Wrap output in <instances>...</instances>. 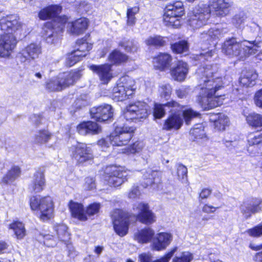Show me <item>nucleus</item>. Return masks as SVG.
Listing matches in <instances>:
<instances>
[{
	"label": "nucleus",
	"mask_w": 262,
	"mask_h": 262,
	"mask_svg": "<svg viewBox=\"0 0 262 262\" xmlns=\"http://www.w3.org/2000/svg\"><path fill=\"white\" fill-rule=\"evenodd\" d=\"M216 64H207L197 71L200 92L197 101L204 110L215 108L223 103L218 91L223 87V77Z\"/></svg>",
	"instance_id": "nucleus-1"
},
{
	"label": "nucleus",
	"mask_w": 262,
	"mask_h": 262,
	"mask_svg": "<svg viewBox=\"0 0 262 262\" xmlns=\"http://www.w3.org/2000/svg\"><path fill=\"white\" fill-rule=\"evenodd\" d=\"M62 7L59 5H51L42 9L38 13V17L41 20L51 19V21L45 24L43 27L42 36L48 43L55 44L59 39L58 34L62 32L68 18L66 15L59 16Z\"/></svg>",
	"instance_id": "nucleus-2"
},
{
	"label": "nucleus",
	"mask_w": 262,
	"mask_h": 262,
	"mask_svg": "<svg viewBox=\"0 0 262 262\" xmlns=\"http://www.w3.org/2000/svg\"><path fill=\"white\" fill-rule=\"evenodd\" d=\"M232 3L229 0H210L209 5H199L188 16V25L193 29L207 24L212 11L216 15L224 16L228 14Z\"/></svg>",
	"instance_id": "nucleus-3"
},
{
	"label": "nucleus",
	"mask_w": 262,
	"mask_h": 262,
	"mask_svg": "<svg viewBox=\"0 0 262 262\" xmlns=\"http://www.w3.org/2000/svg\"><path fill=\"white\" fill-rule=\"evenodd\" d=\"M17 15H10L3 17L0 19V57H9L16 45L14 33L21 28Z\"/></svg>",
	"instance_id": "nucleus-4"
},
{
	"label": "nucleus",
	"mask_w": 262,
	"mask_h": 262,
	"mask_svg": "<svg viewBox=\"0 0 262 262\" xmlns=\"http://www.w3.org/2000/svg\"><path fill=\"white\" fill-rule=\"evenodd\" d=\"M133 129L127 126H117L115 130L105 139L98 141V145L102 147L123 146L127 144L133 137Z\"/></svg>",
	"instance_id": "nucleus-5"
},
{
	"label": "nucleus",
	"mask_w": 262,
	"mask_h": 262,
	"mask_svg": "<svg viewBox=\"0 0 262 262\" xmlns=\"http://www.w3.org/2000/svg\"><path fill=\"white\" fill-rule=\"evenodd\" d=\"M55 235L41 234L44 239L43 243L47 247H54L56 245L57 241L63 242L67 245L69 249V255L71 257H74V249L73 246L68 244L70 239V234L68 231V227L63 224H57L54 227Z\"/></svg>",
	"instance_id": "nucleus-6"
},
{
	"label": "nucleus",
	"mask_w": 262,
	"mask_h": 262,
	"mask_svg": "<svg viewBox=\"0 0 262 262\" xmlns=\"http://www.w3.org/2000/svg\"><path fill=\"white\" fill-rule=\"evenodd\" d=\"M80 77L79 71H70L59 74L46 82V87L51 92L60 91L73 85Z\"/></svg>",
	"instance_id": "nucleus-7"
},
{
	"label": "nucleus",
	"mask_w": 262,
	"mask_h": 262,
	"mask_svg": "<svg viewBox=\"0 0 262 262\" xmlns=\"http://www.w3.org/2000/svg\"><path fill=\"white\" fill-rule=\"evenodd\" d=\"M30 205L32 210L40 211V219L43 221L53 216L54 203L52 198L49 196H33L30 200Z\"/></svg>",
	"instance_id": "nucleus-8"
},
{
	"label": "nucleus",
	"mask_w": 262,
	"mask_h": 262,
	"mask_svg": "<svg viewBox=\"0 0 262 262\" xmlns=\"http://www.w3.org/2000/svg\"><path fill=\"white\" fill-rule=\"evenodd\" d=\"M69 152L78 164H83L92 161L94 158L91 148L83 143L77 142L72 145L69 148Z\"/></svg>",
	"instance_id": "nucleus-9"
},
{
	"label": "nucleus",
	"mask_w": 262,
	"mask_h": 262,
	"mask_svg": "<svg viewBox=\"0 0 262 262\" xmlns=\"http://www.w3.org/2000/svg\"><path fill=\"white\" fill-rule=\"evenodd\" d=\"M127 173L116 166L106 168L103 175L104 183L111 187H117L127 180Z\"/></svg>",
	"instance_id": "nucleus-10"
},
{
	"label": "nucleus",
	"mask_w": 262,
	"mask_h": 262,
	"mask_svg": "<svg viewBox=\"0 0 262 262\" xmlns=\"http://www.w3.org/2000/svg\"><path fill=\"white\" fill-rule=\"evenodd\" d=\"M148 106L145 103L137 101L127 106L124 112L123 116L126 120L141 121L147 115Z\"/></svg>",
	"instance_id": "nucleus-11"
},
{
	"label": "nucleus",
	"mask_w": 262,
	"mask_h": 262,
	"mask_svg": "<svg viewBox=\"0 0 262 262\" xmlns=\"http://www.w3.org/2000/svg\"><path fill=\"white\" fill-rule=\"evenodd\" d=\"M114 229L120 236H125L128 232L129 216L128 213L120 209L114 211L112 214Z\"/></svg>",
	"instance_id": "nucleus-12"
},
{
	"label": "nucleus",
	"mask_w": 262,
	"mask_h": 262,
	"mask_svg": "<svg viewBox=\"0 0 262 262\" xmlns=\"http://www.w3.org/2000/svg\"><path fill=\"white\" fill-rule=\"evenodd\" d=\"M133 210L136 213V220L143 224L150 225L156 221L155 214L149 209L147 203L140 202L134 204Z\"/></svg>",
	"instance_id": "nucleus-13"
},
{
	"label": "nucleus",
	"mask_w": 262,
	"mask_h": 262,
	"mask_svg": "<svg viewBox=\"0 0 262 262\" xmlns=\"http://www.w3.org/2000/svg\"><path fill=\"white\" fill-rule=\"evenodd\" d=\"M261 203L262 200L258 198H250L244 200L239 207L244 217L248 219L253 214L258 212L261 210L260 205Z\"/></svg>",
	"instance_id": "nucleus-14"
},
{
	"label": "nucleus",
	"mask_w": 262,
	"mask_h": 262,
	"mask_svg": "<svg viewBox=\"0 0 262 262\" xmlns=\"http://www.w3.org/2000/svg\"><path fill=\"white\" fill-rule=\"evenodd\" d=\"M112 65L105 63L100 65L92 64L90 69L96 74L102 84H107L113 78Z\"/></svg>",
	"instance_id": "nucleus-15"
},
{
	"label": "nucleus",
	"mask_w": 262,
	"mask_h": 262,
	"mask_svg": "<svg viewBox=\"0 0 262 262\" xmlns=\"http://www.w3.org/2000/svg\"><path fill=\"white\" fill-rule=\"evenodd\" d=\"M41 53V47L36 43H31L23 49L17 55L21 62L29 63L38 58Z\"/></svg>",
	"instance_id": "nucleus-16"
},
{
	"label": "nucleus",
	"mask_w": 262,
	"mask_h": 262,
	"mask_svg": "<svg viewBox=\"0 0 262 262\" xmlns=\"http://www.w3.org/2000/svg\"><path fill=\"white\" fill-rule=\"evenodd\" d=\"M92 118L99 122H103L113 117V111L111 105L104 104L92 107L90 111Z\"/></svg>",
	"instance_id": "nucleus-17"
},
{
	"label": "nucleus",
	"mask_w": 262,
	"mask_h": 262,
	"mask_svg": "<svg viewBox=\"0 0 262 262\" xmlns=\"http://www.w3.org/2000/svg\"><path fill=\"white\" fill-rule=\"evenodd\" d=\"M241 41H238L236 38L232 37L225 41L222 45V52L231 57H241Z\"/></svg>",
	"instance_id": "nucleus-18"
},
{
	"label": "nucleus",
	"mask_w": 262,
	"mask_h": 262,
	"mask_svg": "<svg viewBox=\"0 0 262 262\" xmlns=\"http://www.w3.org/2000/svg\"><path fill=\"white\" fill-rule=\"evenodd\" d=\"M261 45L262 41L259 39L251 41L246 39L241 41L242 59L256 54Z\"/></svg>",
	"instance_id": "nucleus-19"
},
{
	"label": "nucleus",
	"mask_w": 262,
	"mask_h": 262,
	"mask_svg": "<svg viewBox=\"0 0 262 262\" xmlns=\"http://www.w3.org/2000/svg\"><path fill=\"white\" fill-rule=\"evenodd\" d=\"M172 240V235L167 232H160L153 238L151 248L156 251H162L169 245Z\"/></svg>",
	"instance_id": "nucleus-20"
},
{
	"label": "nucleus",
	"mask_w": 262,
	"mask_h": 262,
	"mask_svg": "<svg viewBox=\"0 0 262 262\" xmlns=\"http://www.w3.org/2000/svg\"><path fill=\"white\" fill-rule=\"evenodd\" d=\"M226 33L225 29L214 27L209 30L207 33H201V38L203 41H208L209 43L212 42L215 45Z\"/></svg>",
	"instance_id": "nucleus-21"
},
{
	"label": "nucleus",
	"mask_w": 262,
	"mask_h": 262,
	"mask_svg": "<svg viewBox=\"0 0 262 262\" xmlns=\"http://www.w3.org/2000/svg\"><path fill=\"white\" fill-rule=\"evenodd\" d=\"M88 19L86 18H80L75 21L69 23L68 31L71 34L78 35L83 33L88 28Z\"/></svg>",
	"instance_id": "nucleus-22"
},
{
	"label": "nucleus",
	"mask_w": 262,
	"mask_h": 262,
	"mask_svg": "<svg viewBox=\"0 0 262 262\" xmlns=\"http://www.w3.org/2000/svg\"><path fill=\"white\" fill-rule=\"evenodd\" d=\"M188 72V67L186 62L179 61L176 67L170 70V74L174 80L182 81L185 80Z\"/></svg>",
	"instance_id": "nucleus-23"
},
{
	"label": "nucleus",
	"mask_w": 262,
	"mask_h": 262,
	"mask_svg": "<svg viewBox=\"0 0 262 262\" xmlns=\"http://www.w3.org/2000/svg\"><path fill=\"white\" fill-rule=\"evenodd\" d=\"M172 57L167 53H160L153 59L154 67L160 71L169 69L171 66Z\"/></svg>",
	"instance_id": "nucleus-24"
},
{
	"label": "nucleus",
	"mask_w": 262,
	"mask_h": 262,
	"mask_svg": "<svg viewBox=\"0 0 262 262\" xmlns=\"http://www.w3.org/2000/svg\"><path fill=\"white\" fill-rule=\"evenodd\" d=\"M77 129L82 135L98 134L101 130L98 124L93 121L83 122L77 126Z\"/></svg>",
	"instance_id": "nucleus-25"
},
{
	"label": "nucleus",
	"mask_w": 262,
	"mask_h": 262,
	"mask_svg": "<svg viewBox=\"0 0 262 262\" xmlns=\"http://www.w3.org/2000/svg\"><path fill=\"white\" fill-rule=\"evenodd\" d=\"M45 183L43 172L39 170L34 174L33 179L29 186V189L32 191L39 192L43 189Z\"/></svg>",
	"instance_id": "nucleus-26"
},
{
	"label": "nucleus",
	"mask_w": 262,
	"mask_h": 262,
	"mask_svg": "<svg viewBox=\"0 0 262 262\" xmlns=\"http://www.w3.org/2000/svg\"><path fill=\"white\" fill-rule=\"evenodd\" d=\"M155 231L149 227L138 230L134 235L135 239L139 243L146 244L154 238Z\"/></svg>",
	"instance_id": "nucleus-27"
},
{
	"label": "nucleus",
	"mask_w": 262,
	"mask_h": 262,
	"mask_svg": "<svg viewBox=\"0 0 262 262\" xmlns=\"http://www.w3.org/2000/svg\"><path fill=\"white\" fill-rule=\"evenodd\" d=\"M69 206L73 217L82 221L87 220L86 213L81 204L71 201Z\"/></svg>",
	"instance_id": "nucleus-28"
},
{
	"label": "nucleus",
	"mask_w": 262,
	"mask_h": 262,
	"mask_svg": "<svg viewBox=\"0 0 262 262\" xmlns=\"http://www.w3.org/2000/svg\"><path fill=\"white\" fill-rule=\"evenodd\" d=\"M164 14H166L167 16L175 15L182 17L184 14L183 4L180 1H177L167 5L165 8Z\"/></svg>",
	"instance_id": "nucleus-29"
},
{
	"label": "nucleus",
	"mask_w": 262,
	"mask_h": 262,
	"mask_svg": "<svg viewBox=\"0 0 262 262\" xmlns=\"http://www.w3.org/2000/svg\"><path fill=\"white\" fill-rule=\"evenodd\" d=\"M183 123V119L178 114L170 116L165 121L163 129L169 130L171 129H179Z\"/></svg>",
	"instance_id": "nucleus-30"
},
{
	"label": "nucleus",
	"mask_w": 262,
	"mask_h": 262,
	"mask_svg": "<svg viewBox=\"0 0 262 262\" xmlns=\"http://www.w3.org/2000/svg\"><path fill=\"white\" fill-rule=\"evenodd\" d=\"M130 95H132V93H129V91H126L124 88V84L121 83L120 81L117 83V85L113 88L112 91L113 99L117 101H122L128 98V97Z\"/></svg>",
	"instance_id": "nucleus-31"
},
{
	"label": "nucleus",
	"mask_w": 262,
	"mask_h": 262,
	"mask_svg": "<svg viewBox=\"0 0 262 262\" xmlns=\"http://www.w3.org/2000/svg\"><path fill=\"white\" fill-rule=\"evenodd\" d=\"M143 178L144 180L143 186L146 187L152 184L159 183V172L156 170H153L151 168L147 169L143 173Z\"/></svg>",
	"instance_id": "nucleus-32"
},
{
	"label": "nucleus",
	"mask_w": 262,
	"mask_h": 262,
	"mask_svg": "<svg viewBox=\"0 0 262 262\" xmlns=\"http://www.w3.org/2000/svg\"><path fill=\"white\" fill-rule=\"evenodd\" d=\"M190 136L191 140L198 142H201V140L205 141L207 140L204 127L201 124H196L191 129Z\"/></svg>",
	"instance_id": "nucleus-33"
},
{
	"label": "nucleus",
	"mask_w": 262,
	"mask_h": 262,
	"mask_svg": "<svg viewBox=\"0 0 262 262\" xmlns=\"http://www.w3.org/2000/svg\"><path fill=\"white\" fill-rule=\"evenodd\" d=\"M257 77V74L253 71H246L243 73L239 79V83L244 86H252L255 85Z\"/></svg>",
	"instance_id": "nucleus-34"
},
{
	"label": "nucleus",
	"mask_w": 262,
	"mask_h": 262,
	"mask_svg": "<svg viewBox=\"0 0 262 262\" xmlns=\"http://www.w3.org/2000/svg\"><path fill=\"white\" fill-rule=\"evenodd\" d=\"M178 106L179 104L175 101L169 102L165 104L156 103L154 110V116L155 118L160 119L165 115L166 107H175Z\"/></svg>",
	"instance_id": "nucleus-35"
},
{
	"label": "nucleus",
	"mask_w": 262,
	"mask_h": 262,
	"mask_svg": "<svg viewBox=\"0 0 262 262\" xmlns=\"http://www.w3.org/2000/svg\"><path fill=\"white\" fill-rule=\"evenodd\" d=\"M247 141L249 145L248 149L249 151L251 150L250 147L253 146L259 147L262 146V129L249 134Z\"/></svg>",
	"instance_id": "nucleus-36"
},
{
	"label": "nucleus",
	"mask_w": 262,
	"mask_h": 262,
	"mask_svg": "<svg viewBox=\"0 0 262 262\" xmlns=\"http://www.w3.org/2000/svg\"><path fill=\"white\" fill-rule=\"evenodd\" d=\"M128 56L118 50L112 52L108 56V60L112 64H120L127 61Z\"/></svg>",
	"instance_id": "nucleus-37"
},
{
	"label": "nucleus",
	"mask_w": 262,
	"mask_h": 262,
	"mask_svg": "<svg viewBox=\"0 0 262 262\" xmlns=\"http://www.w3.org/2000/svg\"><path fill=\"white\" fill-rule=\"evenodd\" d=\"M247 123L251 126L258 127H262V115L251 113L248 115H244Z\"/></svg>",
	"instance_id": "nucleus-38"
},
{
	"label": "nucleus",
	"mask_w": 262,
	"mask_h": 262,
	"mask_svg": "<svg viewBox=\"0 0 262 262\" xmlns=\"http://www.w3.org/2000/svg\"><path fill=\"white\" fill-rule=\"evenodd\" d=\"M181 17L175 16V15L167 16L166 14H164L163 23L167 27L178 28L181 26L180 19Z\"/></svg>",
	"instance_id": "nucleus-39"
},
{
	"label": "nucleus",
	"mask_w": 262,
	"mask_h": 262,
	"mask_svg": "<svg viewBox=\"0 0 262 262\" xmlns=\"http://www.w3.org/2000/svg\"><path fill=\"white\" fill-rule=\"evenodd\" d=\"M10 229H12L18 239H22L26 235V229L24 224L20 222H14L10 225Z\"/></svg>",
	"instance_id": "nucleus-40"
},
{
	"label": "nucleus",
	"mask_w": 262,
	"mask_h": 262,
	"mask_svg": "<svg viewBox=\"0 0 262 262\" xmlns=\"http://www.w3.org/2000/svg\"><path fill=\"white\" fill-rule=\"evenodd\" d=\"M119 46L122 47L126 52L135 53L137 52L139 46L137 41L134 40L123 39L119 42Z\"/></svg>",
	"instance_id": "nucleus-41"
},
{
	"label": "nucleus",
	"mask_w": 262,
	"mask_h": 262,
	"mask_svg": "<svg viewBox=\"0 0 262 262\" xmlns=\"http://www.w3.org/2000/svg\"><path fill=\"white\" fill-rule=\"evenodd\" d=\"M171 49L175 53L182 54L188 51L189 46L187 41L183 40L171 44Z\"/></svg>",
	"instance_id": "nucleus-42"
},
{
	"label": "nucleus",
	"mask_w": 262,
	"mask_h": 262,
	"mask_svg": "<svg viewBox=\"0 0 262 262\" xmlns=\"http://www.w3.org/2000/svg\"><path fill=\"white\" fill-rule=\"evenodd\" d=\"M20 172V168L18 166H13L3 178L2 182L5 184H8L13 182L19 176Z\"/></svg>",
	"instance_id": "nucleus-43"
},
{
	"label": "nucleus",
	"mask_w": 262,
	"mask_h": 262,
	"mask_svg": "<svg viewBox=\"0 0 262 262\" xmlns=\"http://www.w3.org/2000/svg\"><path fill=\"white\" fill-rule=\"evenodd\" d=\"M139 10V7L137 6L127 8L126 17L128 26H133L136 24V18L135 15L138 13Z\"/></svg>",
	"instance_id": "nucleus-44"
},
{
	"label": "nucleus",
	"mask_w": 262,
	"mask_h": 262,
	"mask_svg": "<svg viewBox=\"0 0 262 262\" xmlns=\"http://www.w3.org/2000/svg\"><path fill=\"white\" fill-rule=\"evenodd\" d=\"M147 46H153L155 47L164 46L165 44V40L161 36L154 35L148 37L145 41Z\"/></svg>",
	"instance_id": "nucleus-45"
},
{
	"label": "nucleus",
	"mask_w": 262,
	"mask_h": 262,
	"mask_svg": "<svg viewBox=\"0 0 262 262\" xmlns=\"http://www.w3.org/2000/svg\"><path fill=\"white\" fill-rule=\"evenodd\" d=\"M229 123L228 117L224 114H218L217 118L214 120L215 127L220 130H224L226 126L228 125Z\"/></svg>",
	"instance_id": "nucleus-46"
},
{
	"label": "nucleus",
	"mask_w": 262,
	"mask_h": 262,
	"mask_svg": "<svg viewBox=\"0 0 262 262\" xmlns=\"http://www.w3.org/2000/svg\"><path fill=\"white\" fill-rule=\"evenodd\" d=\"M76 43L78 48L74 51H79V54H81V58L85 56L88 51L92 48V45L89 44L83 39L77 40Z\"/></svg>",
	"instance_id": "nucleus-47"
},
{
	"label": "nucleus",
	"mask_w": 262,
	"mask_h": 262,
	"mask_svg": "<svg viewBox=\"0 0 262 262\" xmlns=\"http://www.w3.org/2000/svg\"><path fill=\"white\" fill-rule=\"evenodd\" d=\"M51 137V134L47 130H40L35 136V142L37 143H44L48 142Z\"/></svg>",
	"instance_id": "nucleus-48"
},
{
	"label": "nucleus",
	"mask_w": 262,
	"mask_h": 262,
	"mask_svg": "<svg viewBox=\"0 0 262 262\" xmlns=\"http://www.w3.org/2000/svg\"><path fill=\"white\" fill-rule=\"evenodd\" d=\"M81 54L79 51H73L67 55L66 64L68 67L74 66L81 59Z\"/></svg>",
	"instance_id": "nucleus-49"
},
{
	"label": "nucleus",
	"mask_w": 262,
	"mask_h": 262,
	"mask_svg": "<svg viewBox=\"0 0 262 262\" xmlns=\"http://www.w3.org/2000/svg\"><path fill=\"white\" fill-rule=\"evenodd\" d=\"M145 145L142 141H137L129 146L127 148L124 149L123 152L126 154H135L139 153L144 148Z\"/></svg>",
	"instance_id": "nucleus-50"
},
{
	"label": "nucleus",
	"mask_w": 262,
	"mask_h": 262,
	"mask_svg": "<svg viewBox=\"0 0 262 262\" xmlns=\"http://www.w3.org/2000/svg\"><path fill=\"white\" fill-rule=\"evenodd\" d=\"M120 82L124 84V88L129 93L133 94V91L136 89L135 81L128 76H124L120 79Z\"/></svg>",
	"instance_id": "nucleus-51"
},
{
	"label": "nucleus",
	"mask_w": 262,
	"mask_h": 262,
	"mask_svg": "<svg viewBox=\"0 0 262 262\" xmlns=\"http://www.w3.org/2000/svg\"><path fill=\"white\" fill-rule=\"evenodd\" d=\"M247 15L244 12H240L232 18V23L236 28H241L246 22Z\"/></svg>",
	"instance_id": "nucleus-52"
},
{
	"label": "nucleus",
	"mask_w": 262,
	"mask_h": 262,
	"mask_svg": "<svg viewBox=\"0 0 262 262\" xmlns=\"http://www.w3.org/2000/svg\"><path fill=\"white\" fill-rule=\"evenodd\" d=\"M200 114L193 111L191 108H188L185 110L183 112V117L184 118L185 122L186 124L189 125L191 120L198 117Z\"/></svg>",
	"instance_id": "nucleus-53"
},
{
	"label": "nucleus",
	"mask_w": 262,
	"mask_h": 262,
	"mask_svg": "<svg viewBox=\"0 0 262 262\" xmlns=\"http://www.w3.org/2000/svg\"><path fill=\"white\" fill-rule=\"evenodd\" d=\"M177 175L178 179L183 183L187 181V168L182 164L177 166Z\"/></svg>",
	"instance_id": "nucleus-54"
},
{
	"label": "nucleus",
	"mask_w": 262,
	"mask_h": 262,
	"mask_svg": "<svg viewBox=\"0 0 262 262\" xmlns=\"http://www.w3.org/2000/svg\"><path fill=\"white\" fill-rule=\"evenodd\" d=\"M193 259L192 254L189 252H184L180 255L176 256L172 262H190Z\"/></svg>",
	"instance_id": "nucleus-55"
},
{
	"label": "nucleus",
	"mask_w": 262,
	"mask_h": 262,
	"mask_svg": "<svg viewBox=\"0 0 262 262\" xmlns=\"http://www.w3.org/2000/svg\"><path fill=\"white\" fill-rule=\"evenodd\" d=\"M248 234L255 237H259L262 236V222L253 228L247 230Z\"/></svg>",
	"instance_id": "nucleus-56"
},
{
	"label": "nucleus",
	"mask_w": 262,
	"mask_h": 262,
	"mask_svg": "<svg viewBox=\"0 0 262 262\" xmlns=\"http://www.w3.org/2000/svg\"><path fill=\"white\" fill-rule=\"evenodd\" d=\"M75 106L77 108H80L89 104V98L86 95L81 96L76 99L75 102Z\"/></svg>",
	"instance_id": "nucleus-57"
},
{
	"label": "nucleus",
	"mask_w": 262,
	"mask_h": 262,
	"mask_svg": "<svg viewBox=\"0 0 262 262\" xmlns=\"http://www.w3.org/2000/svg\"><path fill=\"white\" fill-rule=\"evenodd\" d=\"M171 87L169 84H162L160 89V91L162 97L165 99H168L170 97L171 93Z\"/></svg>",
	"instance_id": "nucleus-58"
},
{
	"label": "nucleus",
	"mask_w": 262,
	"mask_h": 262,
	"mask_svg": "<svg viewBox=\"0 0 262 262\" xmlns=\"http://www.w3.org/2000/svg\"><path fill=\"white\" fill-rule=\"evenodd\" d=\"M141 191L139 189V187L138 186L134 185L130 188L128 194V197L131 199H135L139 198L141 195Z\"/></svg>",
	"instance_id": "nucleus-59"
},
{
	"label": "nucleus",
	"mask_w": 262,
	"mask_h": 262,
	"mask_svg": "<svg viewBox=\"0 0 262 262\" xmlns=\"http://www.w3.org/2000/svg\"><path fill=\"white\" fill-rule=\"evenodd\" d=\"M100 207V204L93 203L89 206L85 211L86 215H93L97 213Z\"/></svg>",
	"instance_id": "nucleus-60"
},
{
	"label": "nucleus",
	"mask_w": 262,
	"mask_h": 262,
	"mask_svg": "<svg viewBox=\"0 0 262 262\" xmlns=\"http://www.w3.org/2000/svg\"><path fill=\"white\" fill-rule=\"evenodd\" d=\"M176 251L177 248H174L167 253H166L163 257H161L160 259L154 260L153 261L151 260L150 262H169V260L173 255L174 253L176 252Z\"/></svg>",
	"instance_id": "nucleus-61"
},
{
	"label": "nucleus",
	"mask_w": 262,
	"mask_h": 262,
	"mask_svg": "<svg viewBox=\"0 0 262 262\" xmlns=\"http://www.w3.org/2000/svg\"><path fill=\"white\" fill-rule=\"evenodd\" d=\"M84 188L86 190H93L96 188L95 180L91 177H87L85 180Z\"/></svg>",
	"instance_id": "nucleus-62"
},
{
	"label": "nucleus",
	"mask_w": 262,
	"mask_h": 262,
	"mask_svg": "<svg viewBox=\"0 0 262 262\" xmlns=\"http://www.w3.org/2000/svg\"><path fill=\"white\" fill-rule=\"evenodd\" d=\"M254 101L257 106L262 108V89L256 92L254 97Z\"/></svg>",
	"instance_id": "nucleus-63"
},
{
	"label": "nucleus",
	"mask_w": 262,
	"mask_h": 262,
	"mask_svg": "<svg viewBox=\"0 0 262 262\" xmlns=\"http://www.w3.org/2000/svg\"><path fill=\"white\" fill-rule=\"evenodd\" d=\"M215 52L212 50H209L207 52L201 53L198 57L199 60H209L214 55Z\"/></svg>",
	"instance_id": "nucleus-64"
}]
</instances>
